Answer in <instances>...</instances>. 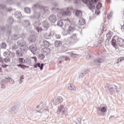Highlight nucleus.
Returning <instances> with one entry per match:
<instances>
[{
	"label": "nucleus",
	"mask_w": 124,
	"mask_h": 124,
	"mask_svg": "<svg viewBox=\"0 0 124 124\" xmlns=\"http://www.w3.org/2000/svg\"><path fill=\"white\" fill-rule=\"evenodd\" d=\"M52 37L54 39H60L61 37V35L56 33H52Z\"/></svg>",
	"instance_id": "28"
},
{
	"label": "nucleus",
	"mask_w": 124,
	"mask_h": 124,
	"mask_svg": "<svg viewBox=\"0 0 124 124\" xmlns=\"http://www.w3.org/2000/svg\"><path fill=\"white\" fill-rule=\"evenodd\" d=\"M17 44L19 47H22V46L26 45V42L24 40V39L19 40L17 42Z\"/></svg>",
	"instance_id": "13"
},
{
	"label": "nucleus",
	"mask_w": 124,
	"mask_h": 124,
	"mask_svg": "<svg viewBox=\"0 0 124 124\" xmlns=\"http://www.w3.org/2000/svg\"><path fill=\"white\" fill-rule=\"evenodd\" d=\"M116 39L115 38L112 39V42H111V45L112 46L115 47V46H117V43L116 42Z\"/></svg>",
	"instance_id": "40"
},
{
	"label": "nucleus",
	"mask_w": 124,
	"mask_h": 124,
	"mask_svg": "<svg viewBox=\"0 0 124 124\" xmlns=\"http://www.w3.org/2000/svg\"><path fill=\"white\" fill-rule=\"evenodd\" d=\"M23 25L25 27H29L30 26V21L29 20H24L23 21Z\"/></svg>",
	"instance_id": "34"
},
{
	"label": "nucleus",
	"mask_w": 124,
	"mask_h": 124,
	"mask_svg": "<svg viewBox=\"0 0 124 124\" xmlns=\"http://www.w3.org/2000/svg\"><path fill=\"white\" fill-rule=\"evenodd\" d=\"M65 22H66L67 23L65 24V27L66 28L68 27V29L67 30V32L68 34H72V36H71L69 38V39H76V34H72L73 31H75V27L73 26V25L68 26V24H70V22L67 20H65ZM63 20V22H64Z\"/></svg>",
	"instance_id": "1"
},
{
	"label": "nucleus",
	"mask_w": 124,
	"mask_h": 124,
	"mask_svg": "<svg viewBox=\"0 0 124 124\" xmlns=\"http://www.w3.org/2000/svg\"><path fill=\"white\" fill-rule=\"evenodd\" d=\"M4 62H6V63H7V62H10V58L8 57H6L4 60Z\"/></svg>",
	"instance_id": "42"
},
{
	"label": "nucleus",
	"mask_w": 124,
	"mask_h": 124,
	"mask_svg": "<svg viewBox=\"0 0 124 124\" xmlns=\"http://www.w3.org/2000/svg\"><path fill=\"white\" fill-rule=\"evenodd\" d=\"M16 56H18V57H22L23 56V53H22V51H20L19 49H17L16 50Z\"/></svg>",
	"instance_id": "30"
},
{
	"label": "nucleus",
	"mask_w": 124,
	"mask_h": 124,
	"mask_svg": "<svg viewBox=\"0 0 124 124\" xmlns=\"http://www.w3.org/2000/svg\"><path fill=\"white\" fill-rule=\"evenodd\" d=\"M6 47H7V46L5 43H2L0 44V47L2 49H6Z\"/></svg>",
	"instance_id": "36"
},
{
	"label": "nucleus",
	"mask_w": 124,
	"mask_h": 124,
	"mask_svg": "<svg viewBox=\"0 0 124 124\" xmlns=\"http://www.w3.org/2000/svg\"><path fill=\"white\" fill-rule=\"evenodd\" d=\"M80 123H81V119L78 118L76 121V124H80Z\"/></svg>",
	"instance_id": "51"
},
{
	"label": "nucleus",
	"mask_w": 124,
	"mask_h": 124,
	"mask_svg": "<svg viewBox=\"0 0 124 124\" xmlns=\"http://www.w3.org/2000/svg\"><path fill=\"white\" fill-rule=\"evenodd\" d=\"M43 65H44V64L40 63H37L34 65V67L35 68H37V67H39V68L41 69V70H42L43 69Z\"/></svg>",
	"instance_id": "21"
},
{
	"label": "nucleus",
	"mask_w": 124,
	"mask_h": 124,
	"mask_svg": "<svg viewBox=\"0 0 124 124\" xmlns=\"http://www.w3.org/2000/svg\"><path fill=\"white\" fill-rule=\"evenodd\" d=\"M37 7H39L41 9H43L45 13H46L47 14L50 13V11H49V8L48 7H43L42 5L37 4H35L33 8H37Z\"/></svg>",
	"instance_id": "5"
},
{
	"label": "nucleus",
	"mask_w": 124,
	"mask_h": 124,
	"mask_svg": "<svg viewBox=\"0 0 124 124\" xmlns=\"http://www.w3.org/2000/svg\"><path fill=\"white\" fill-rule=\"evenodd\" d=\"M6 28L5 26H0V31H5Z\"/></svg>",
	"instance_id": "45"
},
{
	"label": "nucleus",
	"mask_w": 124,
	"mask_h": 124,
	"mask_svg": "<svg viewBox=\"0 0 124 124\" xmlns=\"http://www.w3.org/2000/svg\"><path fill=\"white\" fill-rule=\"evenodd\" d=\"M90 57H91V56L90 55V54H88L87 56V59H90Z\"/></svg>",
	"instance_id": "64"
},
{
	"label": "nucleus",
	"mask_w": 124,
	"mask_h": 124,
	"mask_svg": "<svg viewBox=\"0 0 124 124\" xmlns=\"http://www.w3.org/2000/svg\"><path fill=\"white\" fill-rule=\"evenodd\" d=\"M18 61L20 63H24V58H19Z\"/></svg>",
	"instance_id": "50"
},
{
	"label": "nucleus",
	"mask_w": 124,
	"mask_h": 124,
	"mask_svg": "<svg viewBox=\"0 0 124 124\" xmlns=\"http://www.w3.org/2000/svg\"><path fill=\"white\" fill-rule=\"evenodd\" d=\"M112 17V12L109 13V14L108 15L107 18L108 19H111V17Z\"/></svg>",
	"instance_id": "53"
},
{
	"label": "nucleus",
	"mask_w": 124,
	"mask_h": 124,
	"mask_svg": "<svg viewBox=\"0 0 124 124\" xmlns=\"http://www.w3.org/2000/svg\"><path fill=\"white\" fill-rule=\"evenodd\" d=\"M102 7V4H101L100 2H99L96 6V8L97 9H99L100 8H101Z\"/></svg>",
	"instance_id": "48"
},
{
	"label": "nucleus",
	"mask_w": 124,
	"mask_h": 124,
	"mask_svg": "<svg viewBox=\"0 0 124 124\" xmlns=\"http://www.w3.org/2000/svg\"><path fill=\"white\" fill-rule=\"evenodd\" d=\"M45 54L44 53H40L38 55V58L39 59V60H44L45 58Z\"/></svg>",
	"instance_id": "31"
},
{
	"label": "nucleus",
	"mask_w": 124,
	"mask_h": 124,
	"mask_svg": "<svg viewBox=\"0 0 124 124\" xmlns=\"http://www.w3.org/2000/svg\"><path fill=\"white\" fill-rule=\"evenodd\" d=\"M20 47H21L20 51L21 52H23V53L27 52V51L29 50V47L26 45H25L24 46H20Z\"/></svg>",
	"instance_id": "17"
},
{
	"label": "nucleus",
	"mask_w": 124,
	"mask_h": 124,
	"mask_svg": "<svg viewBox=\"0 0 124 124\" xmlns=\"http://www.w3.org/2000/svg\"><path fill=\"white\" fill-rule=\"evenodd\" d=\"M121 61H120V59L119 58L117 61V63H119V62H121Z\"/></svg>",
	"instance_id": "63"
},
{
	"label": "nucleus",
	"mask_w": 124,
	"mask_h": 124,
	"mask_svg": "<svg viewBox=\"0 0 124 124\" xmlns=\"http://www.w3.org/2000/svg\"><path fill=\"white\" fill-rule=\"evenodd\" d=\"M107 37H111L112 36V32L109 31L108 33L107 34Z\"/></svg>",
	"instance_id": "52"
},
{
	"label": "nucleus",
	"mask_w": 124,
	"mask_h": 124,
	"mask_svg": "<svg viewBox=\"0 0 124 124\" xmlns=\"http://www.w3.org/2000/svg\"><path fill=\"white\" fill-rule=\"evenodd\" d=\"M37 108H39L40 109V110L38 111L39 113H42L44 110L47 109V107L46 106V104L45 103L40 104L37 107Z\"/></svg>",
	"instance_id": "8"
},
{
	"label": "nucleus",
	"mask_w": 124,
	"mask_h": 124,
	"mask_svg": "<svg viewBox=\"0 0 124 124\" xmlns=\"http://www.w3.org/2000/svg\"><path fill=\"white\" fill-rule=\"evenodd\" d=\"M41 52L44 55H49L51 53V49L48 47H45L41 50Z\"/></svg>",
	"instance_id": "10"
},
{
	"label": "nucleus",
	"mask_w": 124,
	"mask_h": 124,
	"mask_svg": "<svg viewBox=\"0 0 124 124\" xmlns=\"http://www.w3.org/2000/svg\"><path fill=\"white\" fill-rule=\"evenodd\" d=\"M43 27L44 28V29L46 30H47V29H49V23H48L47 21H44L43 22Z\"/></svg>",
	"instance_id": "16"
},
{
	"label": "nucleus",
	"mask_w": 124,
	"mask_h": 124,
	"mask_svg": "<svg viewBox=\"0 0 124 124\" xmlns=\"http://www.w3.org/2000/svg\"><path fill=\"white\" fill-rule=\"evenodd\" d=\"M24 63H26V64H29V63H30V59H24Z\"/></svg>",
	"instance_id": "47"
},
{
	"label": "nucleus",
	"mask_w": 124,
	"mask_h": 124,
	"mask_svg": "<svg viewBox=\"0 0 124 124\" xmlns=\"http://www.w3.org/2000/svg\"><path fill=\"white\" fill-rule=\"evenodd\" d=\"M18 107L17 108V106H14V108L13 109V111H14V112H15V111H16Z\"/></svg>",
	"instance_id": "56"
},
{
	"label": "nucleus",
	"mask_w": 124,
	"mask_h": 124,
	"mask_svg": "<svg viewBox=\"0 0 124 124\" xmlns=\"http://www.w3.org/2000/svg\"><path fill=\"white\" fill-rule=\"evenodd\" d=\"M43 43L44 46H46V47H48L50 46V43H49V42H48L46 40L44 41Z\"/></svg>",
	"instance_id": "38"
},
{
	"label": "nucleus",
	"mask_w": 124,
	"mask_h": 124,
	"mask_svg": "<svg viewBox=\"0 0 124 124\" xmlns=\"http://www.w3.org/2000/svg\"><path fill=\"white\" fill-rule=\"evenodd\" d=\"M11 31H12V27H11V26H10L8 27V30L7 31L8 35L10 36V35L11 34Z\"/></svg>",
	"instance_id": "37"
},
{
	"label": "nucleus",
	"mask_w": 124,
	"mask_h": 124,
	"mask_svg": "<svg viewBox=\"0 0 124 124\" xmlns=\"http://www.w3.org/2000/svg\"><path fill=\"white\" fill-rule=\"evenodd\" d=\"M71 11H72V8L69 7L68 8L58 10L56 12H58L60 17H62V16H70L71 15Z\"/></svg>",
	"instance_id": "2"
},
{
	"label": "nucleus",
	"mask_w": 124,
	"mask_h": 124,
	"mask_svg": "<svg viewBox=\"0 0 124 124\" xmlns=\"http://www.w3.org/2000/svg\"><path fill=\"white\" fill-rule=\"evenodd\" d=\"M4 82L5 83H8L9 82H11L12 84H14V80L10 78H7L4 79Z\"/></svg>",
	"instance_id": "23"
},
{
	"label": "nucleus",
	"mask_w": 124,
	"mask_h": 124,
	"mask_svg": "<svg viewBox=\"0 0 124 124\" xmlns=\"http://www.w3.org/2000/svg\"><path fill=\"white\" fill-rule=\"evenodd\" d=\"M6 11H8V12H11V11H12V9L11 8H8L6 9Z\"/></svg>",
	"instance_id": "58"
},
{
	"label": "nucleus",
	"mask_w": 124,
	"mask_h": 124,
	"mask_svg": "<svg viewBox=\"0 0 124 124\" xmlns=\"http://www.w3.org/2000/svg\"><path fill=\"white\" fill-rule=\"evenodd\" d=\"M41 16V14L39 12H35L34 14V17L35 19H39Z\"/></svg>",
	"instance_id": "26"
},
{
	"label": "nucleus",
	"mask_w": 124,
	"mask_h": 124,
	"mask_svg": "<svg viewBox=\"0 0 124 124\" xmlns=\"http://www.w3.org/2000/svg\"><path fill=\"white\" fill-rule=\"evenodd\" d=\"M24 11L25 13H27V14L31 13V9H30V8H28V7L25 8L24 9Z\"/></svg>",
	"instance_id": "41"
},
{
	"label": "nucleus",
	"mask_w": 124,
	"mask_h": 124,
	"mask_svg": "<svg viewBox=\"0 0 124 124\" xmlns=\"http://www.w3.org/2000/svg\"><path fill=\"white\" fill-rule=\"evenodd\" d=\"M75 15L78 18H80V17H82V11L80 10H77L75 13Z\"/></svg>",
	"instance_id": "27"
},
{
	"label": "nucleus",
	"mask_w": 124,
	"mask_h": 124,
	"mask_svg": "<svg viewBox=\"0 0 124 124\" xmlns=\"http://www.w3.org/2000/svg\"><path fill=\"white\" fill-rule=\"evenodd\" d=\"M21 16H22V14L20 11H16L15 13V16L17 19L21 18Z\"/></svg>",
	"instance_id": "25"
},
{
	"label": "nucleus",
	"mask_w": 124,
	"mask_h": 124,
	"mask_svg": "<svg viewBox=\"0 0 124 124\" xmlns=\"http://www.w3.org/2000/svg\"><path fill=\"white\" fill-rule=\"evenodd\" d=\"M29 49L32 53H34L37 50V47H36V45H32L29 46Z\"/></svg>",
	"instance_id": "12"
},
{
	"label": "nucleus",
	"mask_w": 124,
	"mask_h": 124,
	"mask_svg": "<svg viewBox=\"0 0 124 124\" xmlns=\"http://www.w3.org/2000/svg\"><path fill=\"white\" fill-rule=\"evenodd\" d=\"M63 101V99L62 96H58L55 97L53 99V103L54 105H58V104H60V103H62Z\"/></svg>",
	"instance_id": "6"
},
{
	"label": "nucleus",
	"mask_w": 124,
	"mask_h": 124,
	"mask_svg": "<svg viewBox=\"0 0 124 124\" xmlns=\"http://www.w3.org/2000/svg\"><path fill=\"white\" fill-rule=\"evenodd\" d=\"M106 88H107L110 93H117L120 91V88L114 84H107Z\"/></svg>",
	"instance_id": "4"
},
{
	"label": "nucleus",
	"mask_w": 124,
	"mask_h": 124,
	"mask_svg": "<svg viewBox=\"0 0 124 124\" xmlns=\"http://www.w3.org/2000/svg\"><path fill=\"white\" fill-rule=\"evenodd\" d=\"M2 67H3L4 68H5V67H7V65L5 64H3L1 65Z\"/></svg>",
	"instance_id": "60"
},
{
	"label": "nucleus",
	"mask_w": 124,
	"mask_h": 124,
	"mask_svg": "<svg viewBox=\"0 0 124 124\" xmlns=\"http://www.w3.org/2000/svg\"><path fill=\"white\" fill-rule=\"evenodd\" d=\"M14 21V20L12 17H9V19H8V23H9V24H13Z\"/></svg>",
	"instance_id": "39"
},
{
	"label": "nucleus",
	"mask_w": 124,
	"mask_h": 124,
	"mask_svg": "<svg viewBox=\"0 0 124 124\" xmlns=\"http://www.w3.org/2000/svg\"><path fill=\"white\" fill-rule=\"evenodd\" d=\"M64 107L63 105H61L60 107H58V110L57 111V114H60V112H64Z\"/></svg>",
	"instance_id": "20"
},
{
	"label": "nucleus",
	"mask_w": 124,
	"mask_h": 124,
	"mask_svg": "<svg viewBox=\"0 0 124 124\" xmlns=\"http://www.w3.org/2000/svg\"><path fill=\"white\" fill-rule=\"evenodd\" d=\"M71 58H78V57H79V55H78L77 54H74L73 53H72L71 54Z\"/></svg>",
	"instance_id": "43"
},
{
	"label": "nucleus",
	"mask_w": 124,
	"mask_h": 124,
	"mask_svg": "<svg viewBox=\"0 0 124 124\" xmlns=\"http://www.w3.org/2000/svg\"><path fill=\"white\" fill-rule=\"evenodd\" d=\"M18 47L17 46V45H16V44H14L12 46V50H16Z\"/></svg>",
	"instance_id": "46"
},
{
	"label": "nucleus",
	"mask_w": 124,
	"mask_h": 124,
	"mask_svg": "<svg viewBox=\"0 0 124 124\" xmlns=\"http://www.w3.org/2000/svg\"><path fill=\"white\" fill-rule=\"evenodd\" d=\"M32 60H34V62H37V59L36 58V57H32Z\"/></svg>",
	"instance_id": "59"
},
{
	"label": "nucleus",
	"mask_w": 124,
	"mask_h": 124,
	"mask_svg": "<svg viewBox=\"0 0 124 124\" xmlns=\"http://www.w3.org/2000/svg\"><path fill=\"white\" fill-rule=\"evenodd\" d=\"M0 7H1V8H2V9H5V8H6L5 6H4V5H1V4H0Z\"/></svg>",
	"instance_id": "57"
},
{
	"label": "nucleus",
	"mask_w": 124,
	"mask_h": 124,
	"mask_svg": "<svg viewBox=\"0 0 124 124\" xmlns=\"http://www.w3.org/2000/svg\"><path fill=\"white\" fill-rule=\"evenodd\" d=\"M57 26L59 27H62L63 26V21L60 20L57 22Z\"/></svg>",
	"instance_id": "35"
},
{
	"label": "nucleus",
	"mask_w": 124,
	"mask_h": 124,
	"mask_svg": "<svg viewBox=\"0 0 124 124\" xmlns=\"http://www.w3.org/2000/svg\"><path fill=\"white\" fill-rule=\"evenodd\" d=\"M67 88L68 90H70V91H75L76 90L74 86L71 84H68L67 86Z\"/></svg>",
	"instance_id": "29"
},
{
	"label": "nucleus",
	"mask_w": 124,
	"mask_h": 124,
	"mask_svg": "<svg viewBox=\"0 0 124 124\" xmlns=\"http://www.w3.org/2000/svg\"><path fill=\"white\" fill-rule=\"evenodd\" d=\"M53 36V31L46 32L43 34V37L45 39H51Z\"/></svg>",
	"instance_id": "7"
},
{
	"label": "nucleus",
	"mask_w": 124,
	"mask_h": 124,
	"mask_svg": "<svg viewBox=\"0 0 124 124\" xmlns=\"http://www.w3.org/2000/svg\"><path fill=\"white\" fill-rule=\"evenodd\" d=\"M54 45L56 47H61L62 42L61 41H56L55 42Z\"/></svg>",
	"instance_id": "32"
},
{
	"label": "nucleus",
	"mask_w": 124,
	"mask_h": 124,
	"mask_svg": "<svg viewBox=\"0 0 124 124\" xmlns=\"http://www.w3.org/2000/svg\"><path fill=\"white\" fill-rule=\"evenodd\" d=\"M94 62L96 63V64H99L100 62H102L103 60L101 58H98L95 59Z\"/></svg>",
	"instance_id": "33"
},
{
	"label": "nucleus",
	"mask_w": 124,
	"mask_h": 124,
	"mask_svg": "<svg viewBox=\"0 0 124 124\" xmlns=\"http://www.w3.org/2000/svg\"><path fill=\"white\" fill-rule=\"evenodd\" d=\"M79 77H80V78H81H81L84 77V73H81L79 75Z\"/></svg>",
	"instance_id": "61"
},
{
	"label": "nucleus",
	"mask_w": 124,
	"mask_h": 124,
	"mask_svg": "<svg viewBox=\"0 0 124 124\" xmlns=\"http://www.w3.org/2000/svg\"><path fill=\"white\" fill-rule=\"evenodd\" d=\"M11 38L12 40H17V39H19V38H20V37L18 34H14L11 35Z\"/></svg>",
	"instance_id": "24"
},
{
	"label": "nucleus",
	"mask_w": 124,
	"mask_h": 124,
	"mask_svg": "<svg viewBox=\"0 0 124 124\" xmlns=\"http://www.w3.org/2000/svg\"><path fill=\"white\" fill-rule=\"evenodd\" d=\"M86 24V21L83 18H80L78 20V25L79 26H84V25Z\"/></svg>",
	"instance_id": "19"
},
{
	"label": "nucleus",
	"mask_w": 124,
	"mask_h": 124,
	"mask_svg": "<svg viewBox=\"0 0 124 124\" xmlns=\"http://www.w3.org/2000/svg\"><path fill=\"white\" fill-rule=\"evenodd\" d=\"M49 20L51 23H55L57 21V16L55 15H51L49 17Z\"/></svg>",
	"instance_id": "11"
},
{
	"label": "nucleus",
	"mask_w": 124,
	"mask_h": 124,
	"mask_svg": "<svg viewBox=\"0 0 124 124\" xmlns=\"http://www.w3.org/2000/svg\"><path fill=\"white\" fill-rule=\"evenodd\" d=\"M117 44L120 46H124V40L122 38H118L117 40Z\"/></svg>",
	"instance_id": "15"
},
{
	"label": "nucleus",
	"mask_w": 124,
	"mask_h": 124,
	"mask_svg": "<svg viewBox=\"0 0 124 124\" xmlns=\"http://www.w3.org/2000/svg\"><path fill=\"white\" fill-rule=\"evenodd\" d=\"M10 55V52H9V51H5L3 53V56H4V57H8V56H9Z\"/></svg>",
	"instance_id": "44"
},
{
	"label": "nucleus",
	"mask_w": 124,
	"mask_h": 124,
	"mask_svg": "<svg viewBox=\"0 0 124 124\" xmlns=\"http://www.w3.org/2000/svg\"><path fill=\"white\" fill-rule=\"evenodd\" d=\"M18 67H21V68H25V67H27V65H25L24 64H18L17 65Z\"/></svg>",
	"instance_id": "49"
},
{
	"label": "nucleus",
	"mask_w": 124,
	"mask_h": 124,
	"mask_svg": "<svg viewBox=\"0 0 124 124\" xmlns=\"http://www.w3.org/2000/svg\"><path fill=\"white\" fill-rule=\"evenodd\" d=\"M101 27L102 28V30H104V28H105V24L104 23H102Z\"/></svg>",
	"instance_id": "55"
},
{
	"label": "nucleus",
	"mask_w": 124,
	"mask_h": 124,
	"mask_svg": "<svg viewBox=\"0 0 124 124\" xmlns=\"http://www.w3.org/2000/svg\"><path fill=\"white\" fill-rule=\"evenodd\" d=\"M33 26L38 32H39V31H41V28H39V26H40V23H39V21H35L33 23Z\"/></svg>",
	"instance_id": "9"
},
{
	"label": "nucleus",
	"mask_w": 124,
	"mask_h": 124,
	"mask_svg": "<svg viewBox=\"0 0 124 124\" xmlns=\"http://www.w3.org/2000/svg\"><path fill=\"white\" fill-rule=\"evenodd\" d=\"M83 1L84 3L87 4L90 10H93V8H95L93 3H96L98 0H76L77 3H79V1Z\"/></svg>",
	"instance_id": "3"
},
{
	"label": "nucleus",
	"mask_w": 124,
	"mask_h": 124,
	"mask_svg": "<svg viewBox=\"0 0 124 124\" xmlns=\"http://www.w3.org/2000/svg\"><path fill=\"white\" fill-rule=\"evenodd\" d=\"M23 79H24V77H21L20 79V82H19V84H21L22 83H23Z\"/></svg>",
	"instance_id": "54"
},
{
	"label": "nucleus",
	"mask_w": 124,
	"mask_h": 124,
	"mask_svg": "<svg viewBox=\"0 0 124 124\" xmlns=\"http://www.w3.org/2000/svg\"><path fill=\"white\" fill-rule=\"evenodd\" d=\"M36 40V38L35 37V35H31L29 38V41L30 42H34Z\"/></svg>",
	"instance_id": "18"
},
{
	"label": "nucleus",
	"mask_w": 124,
	"mask_h": 124,
	"mask_svg": "<svg viewBox=\"0 0 124 124\" xmlns=\"http://www.w3.org/2000/svg\"><path fill=\"white\" fill-rule=\"evenodd\" d=\"M119 60L121 62H123V61H124V57H121L119 58Z\"/></svg>",
	"instance_id": "62"
},
{
	"label": "nucleus",
	"mask_w": 124,
	"mask_h": 124,
	"mask_svg": "<svg viewBox=\"0 0 124 124\" xmlns=\"http://www.w3.org/2000/svg\"><path fill=\"white\" fill-rule=\"evenodd\" d=\"M98 111H100L101 113H105V112H107V108L105 107H103L100 108H98L97 109V112H98Z\"/></svg>",
	"instance_id": "22"
},
{
	"label": "nucleus",
	"mask_w": 124,
	"mask_h": 124,
	"mask_svg": "<svg viewBox=\"0 0 124 124\" xmlns=\"http://www.w3.org/2000/svg\"><path fill=\"white\" fill-rule=\"evenodd\" d=\"M61 61H60L59 63H62L63 62V61H70V58L67 56H61Z\"/></svg>",
	"instance_id": "14"
}]
</instances>
